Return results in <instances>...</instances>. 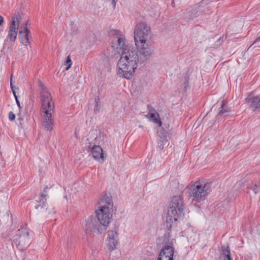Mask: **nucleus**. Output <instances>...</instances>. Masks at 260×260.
<instances>
[{
	"mask_svg": "<svg viewBox=\"0 0 260 260\" xmlns=\"http://www.w3.org/2000/svg\"><path fill=\"white\" fill-rule=\"evenodd\" d=\"M3 22L4 18L1 15H0V25H2Z\"/></svg>",
	"mask_w": 260,
	"mask_h": 260,
	"instance_id": "7c9ffc66",
	"label": "nucleus"
},
{
	"mask_svg": "<svg viewBox=\"0 0 260 260\" xmlns=\"http://www.w3.org/2000/svg\"><path fill=\"white\" fill-rule=\"evenodd\" d=\"M99 208L95 210L96 218L104 228H107L112 217L113 202L110 194L104 193L99 201Z\"/></svg>",
	"mask_w": 260,
	"mask_h": 260,
	"instance_id": "7ed1b4c3",
	"label": "nucleus"
},
{
	"mask_svg": "<svg viewBox=\"0 0 260 260\" xmlns=\"http://www.w3.org/2000/svg\"><path fill=\"white\" fill-rule=\"evenodd\" d=\"M118 48L121 49L122 52L117 62V74L120 77L131 79L139 63L135 54V48L133 46L125 45L121 38H118Z\"/></svg>",
	"mask_w": 260,
	"mask_h": 260,
	"instance_id": "f257e3e1",
	"label": "nucleus"
},
{
	"mask_svg": "<svg viewBox=\"0 0 260 260\" xmlns=\"http://www.w3.org/2000/svg\"><path fill=\"white\" fill-rule=\"evenodd\" d=\"M210 184L203 180H199L189 186V196L193 201L200 203L204 201L209 193Z\"/></svg>",
	"mask_w": 260,
	"mask_h": 260,
	"instance_id": "39448f33",
	"label": "nucleus"
},
{
	"mask_svg": "<svg viewBox=\"0 0 260 260\" xmlns=\"http://www.w3.org/2000/svg\"><path fill=\"white\" fill-rule=\"evenodd\" d=\"M10 85H11V89H12V90L13 91V94H14V95L15 96L17 105L18 106L19 109H21V106L20 102H19V100L18 99L17 96L16 94V92H15V90L14 89V86H13L12 83V79H11Z\"/></svg>",
	"mask_w": 260,
	"mask_h": 260,
	"instance_id": "4be33fe9",
	"label": "nucleus"
},
{
	"mask_svg": "<svg viewBox=\"0 0 260 260\" xmlns=\"http://www.w3.org/2000/svg\"><path fill=\"white\" fill-rule=\"evenodd\" d=\"M15 114L12 111L9 113V119L11 121H13L15 119Z\"/></svg>",
	"mask_w": 260,
	"mask_h": 260,
	"instance_id": "b1692460",
	"label": "nucleus"
},
{
	"mask_svg": "<svg viewBox=\"0 0 260 260\" xmlns=\"http://www.w3.org/2000/svg\"><path fill=\"white\" fill-rule=\"evenodd\" d=\"M153 121L157 124L159 126H160L161 125V121L160 120V119H159L158 118H157V117H156L155 118H154L153 119Z\"/></svg>",
	"mask_w": 260,
	"mask_h": 260,
	"instance_id": "a878e982",
	"label": "nucleus"
},
{
	"mask_svg": "<svg viewBox=\"0 0 260 260\" xmlns=\"http://www.w3.org/2000/svg\"><path fill=\"white\" fill-rule=\"evenodd\" d=\"M147 109L149 111V114H150L151 112L154 113L155 111V109L151 106L148 105L147 106Z\"/></svg>",
	"mask_w": 260,
	"mask_h": 260,
	"instance_id": "bb28decb",
	"label": "nucleus"
},
{
	"mask_svg": "<svg viewBox=\"0 0 260 260\" xmlns=\"http://www.w3.org/2000/svg\"><path fill=\"white\" fill-rule=\"evenodd\" d=\"M17 237L18 238L14 239V242L20 250H24L30 243L29 231L26 226H21L18 231Z\"/></svg>",
	"mask_w": 260,
	"mask_h": 260,
	"instance_id": "1a4fd4ad",
	"label": "nucleus"
},
{
	"mask_svg": "<svg viewBox=\"0 0 260 260\" xmlns=\"http://www.w3.org/2000/svg\"><path fill=\"white\" fill-rule=\"evenodd\" d=\"M159 137H163V135H165L167 137V133L164 129H161L158 133Z\"/></svg>",
	"mask_w": 260,
	"mask_h": 260,
	"instance_id": "393cba45",
	"label": "nucleus"
},
{
	"mask_svg": "<svg viewBox=\"0 0 260 260\" xmlns=\"http://www.w3.org/2000/svg\"><path fill=\"white\" fill-rule=\"evenodd\" d=\"M47 194L45 193H43L42 192L41 194V199L40 200V202H42V205H37L35 206V208L36 209H38L40 207H41V208H43V207H45L46 206V199H45L46 197Z\"/></svg>",
	"mask_w": 260,
	"mask_h": 260,
	"instance_id": "aec40b11",
	"label": "nucleus"
},
{
	"mask_svg": "<svg viewBox=\"0 0 260 260\" xmlns=\"http://www.w3.org/2000/svg\"><path fill=\"white\" fill-rule=\"evenodd\" d=\"M48 189V186H46L44 188V189H43V193H45L46 194V192H47V189Z\"/></svg>",
	"mask_w": 260,
	"mask_h": 260,
	"instance_id": "2f4dec72",
	"label": "nucleus"
},
{
	"mask_svg": "<svg viewBox=\"0 0 260 260\" xmlns=\"http://www.w3.org/2000/svg\"><path fill=\"white\" fill-rule=\"evenodd\" d=\"M118 240L117 231L115 230H111L108 231L107 241V246L110 251H112L116 248Z\"/></svg>",
	"mask_w": 260,
	"mask_h": 260,
	"instance_id": "9b49d317",
	"label": "nucleus"
},
{
	"mask_svg": "<svg viewBox=\"0 0 260 260\" xmlns=\"http://www.w3.org/2000/svg\"><path fill=\"white\" fill-rule=\"evenodd\" d=\"M109 35L110 36H115L116 37V38L117 40H118V38H121L123 40V42H124L125 39L123 38L122 37H121V31L116 30V29H112L111 30L109 33ZM117 43H118V40H117ZM125 43V42H124Z\"/></svg>",
	"mask_w": 260,
	"mask_h": 260,
	"instance_id": "a211bd4d",
	"label": "nucleus"
},
{
	"mask_svg": "<svg viewBox=\"0 0 260 260\" xmlns=\"http://www.w3.org/2000/svg\"><path fill=\"white\" fill-rule=\"evenodd\" d=\"M83 229L86 234L92 233L101 234L106 228H104L100 222L94 216H89L84 219Z\"/></svg>",
	"mask_w": 260,
	"mask_h": 260,
	"instance_id": "6e6552de",
	"label": "nucleus"
},
{
	"mask_svg": "<svg viewBox=\"0 0 260 260\" xmlns=\"http://www.w3.org/2000/svg\"><path fill=\"white\" fill-rule=\"evenodd\" d=\"M25 27H24V30H21L19 31V34L20 35V42L24 45L25 46H27L29 44L28 35L30 33L29 30L26 27L27 23H25Z\"/></svg>",
	"mask_w": 260,
	"mask_h": 260,
	"instance_id": "2eb2a0df",
	"label": "nucleus"
},
{
	"mask_svg": "<svg viewBox=\"0 0 260 260\" xmlns=\"http://www.w3.org/2000/svg\"><path fill=\"white\" fill-rule=\"evenodd\" d=\"M2 30L1 29H0V32L2 31Z\"/></svg>",
	"mask_w": 260,
	"mask_h": 260,
	"instance_id": "c9c22d12",
	"label": "nucleus"
},
{
	"mask_svg": "<svg viewBox=\"0 0 260 260\" xmlns=\"http://www.w3.org/2000/svg\"><path fill=\"white\" fill-rule=\"evenodd\" d=\"M150 117L151 118H152L153 119L159 116L158 114H156L155 113H153V112H151L150 113Z\"/></svg>",
	"mask_w": 260,
	"mask_h": 260,
	"instance_id": "c85d7f7f",
	"label": "nucleus"
},
{
	"mask_svg": "<svg viewBox=\"0 0 260 260\" xmlns=\"http://www.w3.org/2000/svg\"><path fill=\"white\" fill-rule=\"evenodd\" d=\"M112 1V4L113 5V7L114 8H115L116 3L118 0H111Z\"/></svg>",
	"mask_w": 260,
	"mask_h": 260,
	"instance_id": "c756f323",
	"label": "nucleus"
},
{
	"mask_svg": "<svg viewBox=\"0 0 260 260\" xmlns=\"http://www.w3.org/2000/svg\"><path fill=\"white\" fill-rule=\"evenodd\" d=\"M250 189L255 193H257L260 191V180L255 183L250 187Z\"/></svg>",
	"mask_w": 260,
	"mask_h": 260,
	"instance_id": "412c9836",
	"label": "nucleus"
},
{
	"mask_svg": "<svg viewBox=\"0 0 260 260\" xmlns=\"http://www.w3.org/2000/svg\"><path fill=\"white\" fill-rule=\"evenodd\" d=\"M152 34L151 29L146 23L141 22L138 24L134 30L135 43L151 42Z\"/></svg>",
	"mask_w": 260,
	"mask_h": 260,
	"instance_id": "0eeeda50",
	"label": "nucleus"
},
{
	"mask_svg": "<svg viewBox=\"0 0 260 260\" xmlns=\"http://www.w3.org/2000/svg\"><path fill=\"white\" fill-rule=\"evenodd\" d=\"M185 80H186V81H187V80H188V77H185Z\"/></svg>",
	"mask_w": 260,
	"mask_h": 260,
	"instance_id": "f704fd0d",
	"label": "nucleus"
},
{
	"mask_svg": "<svg viewBox=\"0 0 260 260\" xmlns=\"http://www.w3.org/2000/svg\"><path fill=\"white\" fill-rule=\"evenodd\" d=\"M22 20V16L19 11H15L9 26L8 37L12 42H15L17 39L18 28Z\"/></svg>",
	"mask_w": 260,
	"mask_h": 260,
	"instance_id": "9d476101",
	"label": "nucleus"
},
{
	"mask_svg": "<svg viewBox=\"0 0 260 260\" xmlns=\"http://www.w3.org/2000/svg\"><path fill=\"white\" fill-rule=\"evenodd\" d=\"M184 200L180 196L173 197L169 204L166 217L167 228L170 231L176 225V221L183 215Z\"/></svg>",
	"mask_w": 260,
	"mask_h": 260,
	"instance_id": "20e7f679",
	"label": "nucleus"
},
{
	"mask_svg": "<svg viewBox=\"0 0 260 260\" xmlns=\"http://www.w3.org/2000/svg\"><path fill=\"white\" fill-rule=\"evenodd\" d=\"M247 104L255 109L260 108V97L253 93L249 94L245 99Z\"/></svg>",
	"mask_w": 260,
	"mask_h": 260,
	"instance_id": "4468645a",
	"label": "nucleus"
},
{
	"mask_svg": "<svg viewBox=\"0 0 260 260\" xmlns=\"http://www.w3.org/2000/svg\"><path fill=\"white\" fill-rule=\"evenodd\" d=\"M137 51L135 50V54L139 63H142L147 59L154 53V47L151 42H141L135 43Z\"/></svg>",
	"mask_w": 260,
	"mask_h": 260,
	"instance_id": "423d86ee",
	"label": "nucleus"
},
{
	"mask_svg": "<svg viewBox=\"0 0 260 260\" xmlns=\"http://www.w3.org/2000/svg\"><path fill=\"white\" fill-rule=\"evenodd\" d=\"M39 86L40 88L42 125L46 131H51L53 129L52 114L54 113V104L51 93L43 83L40 82Z\"/></svg>",
	"mask_w": 260,
	"mask_h": 260,
	"instance_id": "f03ea898",
	"label": "nucleus"
},
{
	"mask_svg": "<svg viewBox=\"0 0 260 260\" xmlns=\"http://www.w3.org/2000/svg\"><path fill=\"white\" fill-rule=\"evenodd\" d=\"M231 112L230 108L228 107L226 103L223 101H222L220 107L218 110V116L225 117L229 114Z\"/></svg>",
	"mask_w": 260,
	"mask_h": 260,
	"instance_id": "dca6fc26",
	"label": "nucleus"
},
{
	"mask_svg": "<svg viewBox=\"0 0 260 260\" xmlns=\"http://www.w3.org/2000/svg\"><path fill=\"white\" fill-rule=\"evenodd\" d=\"M99 97L96 96L95 98V102L96 103L94 110H96L98 109V106H99Z\"/></svg>",
	"mask_w": 260,
	"mask_h": 260,
	"instance_id": "cd10ccee",
	"label": "nucleus"
},
{
	"mask_svg": "<svg viewBox=\"0 0 260 260\" xmlns=\"http://www.w3.org/2000/svg\"><path fill=\"white\" fill-rule=\"evenodd\" d=\"M91 152L93 158L103 162L104 161L103 150L102 147L99 145H94L91 149Z\"/></svg>",
	"mask_w": 260,
	"mask_h": 260,
	"instance_id": "f8f14e48",
	"label": "nucleus"
},
{
	"mask_svg": "<svg viewBox=\"0 0 260 260\" xmlns=\"http://www.w3.org/2000/svg\"><path fill=\"white\" fill-rule=\"evenodd\" d=\"M167 141V138L165 135H163V137H160L157 142V146L159 148L160 150H162L164 148V146L165 145Z\"/></svg>",
	"mask_w": 260,
	"mask_h": 260,
	"instance_id": "6ab92c4d",
	"label": "nucleus"
},
{
	"mask_svg": "<svg viewBox=\"0 0 260 260\" xmlns=\"http://www.w3.org/2000/svg\"><path fill=\"white\" fill-rule=\"evenodd\" d=\"M20 121V124H21V122L23 121V118L22 117H19L18 119Z\"/></svg>",
	"mask_w": 260,
	"mask_h": 260,
	"instance_id": "473e14b6",
	"label": "nucleus"
},
{
	"mask_svg": "<svg viewBox=\"0 0 260 260\" xmlns=\"http://www.w3.org/2000/svg\"><path fill=\"white\" fill-rule=\"evenodd\" d=\"M174 248L172 246L167 245L160 251L158 257H165L168 260L173 259Z\"/></svg>",
	"mask_w": 260,
	"mask_h": 260,
	"instance_id": "ddd939ff",
	"label": "nucleus"
},
{
	"mask_svg": "<svg viewBox=\"0 0 260 260\" xmlns=\"http://www.w3.org/2000/svg\"><path fill=\"white\" fill-rule=\"evenodd\" d=\"M220 255L223 258V260H233L229 245L221 246Z\"/></svg>",
	"mask_w": 260,
	"mask_h": 260,
	"instance_id": "f3484780",
	"label": "nucleus"
},
{
	"mask_svg": "<svg viewBox=\"0 0 260 260\" xmlns=\"http://www.w3.org/2000/svg\"><path fill=\"white\" fill-rule=\"evenodd\" d=\"M66 64H68L67 67L66 68V70L68 71L71 68L72 64L70 56H67V59L66 61Z\"/></svg>",
	"mask_w": 260,
	"mask_h": 260,
	"instance_id": "5701e85b",
	"label": "nucleus"
},
{
	"mask_svg": "<svg viewBox=\"0 0 260 260\" xmlns=\"http://www.w3.org/2000/svg\"><path fill=\"white\" fill-rule=\"evenodd\" d=\"M260 40V36L259 37H258L255 40V41L253 42V44L255 43V42L258 41Z\"/></svg>",
	"mask_w": 260,
	"mask_h": 260,
	"instance_id": "72a5a7b5",
	"label": "nucleus"
}]
</instances>
